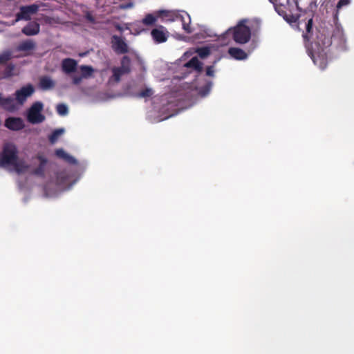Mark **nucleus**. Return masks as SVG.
Wrapping results in <instances>:
<instances>
[{"label":"nucleus","mask_w":354,"mask_h":354,"mask_svg":"<svg viewBox=\"0 0 354 354\" xmlns=\"http://www.w3.org/2000/svg\"><path fill=\"white\" fill-rule=\"evenodd\" d=\"M44 180V193L47 197L57 196L62 192L70 189L80 178V175L71 174L64 169H55L53 164L43 152L32 157L26 171Z\"/></svg>","instance_id":"obj_1"},{"label":"nucleus","mask_w":354,"mask_h":354,"mask_svg":"<svg viewBox=\"0 0 354 354\" xmlns=\"http://www.w3.org/2000/svg\"><path fill=\"white\" fill-rule=\"evenodd\" d=\"M34 86L28 84L16 90L14 96L4 97L0 93V107L9 112L17 111L26 102L27 99L35 93Z\"/></svg>","instance_id":"obj_2"},{"label":"nucleus","mask_w":354,"mask_h":354,"mask_svg":"<svg viewBox=\"0 0 354 354\" xmlns=\"http://www.w3.org/2000/svg\"><path fill=\"white\" fill-rule=\"evenodd\" d=\"M0 167L15 171L18 174H23L27 170L28 164L25 160L19 158L16 146L7 143L0 154Z\"/></svg>","instance_id":"obj_3"},{"label":"nucleus","mask_w":354,"mask_h":354,"mask_svg":"<svg viewBox=\"0 0 354 354\" xmlns=\"http://www.w3.org/2000/svg\"><path fill=\"white\" fill-rule=\"evenodd\" d=\"M305 29L302 37L307 50L310 49L308 43L311 40H313V42L318 47V49H326L332 44L331 37L325 29L317 30L315 37H313V17L308 19V21L305 23Z\"/></svg>","instance_id":"obj_4"},{"label":"nucleus","mask_w":354,"mask_h":354,"mask_svg":"<svg viewBox=\"0 0 354 354\" xmlns=\"http://www.w3.org/2000/svg\"><path fill=\"white\" fill-rule=\"evenodd\" d=\"M247 19H241L232 28H229L226 33H231L233 40L238 44H247L251 39V28L246 26Z\"/></svg>","instance_id":"obj_5"},{"label":"nucleus","mask_w":354,"mask_h":354,"mask_svg":"<svg viewBox=\"0 0 354 354\" xmlns=\"http://www.w3.org/2000/svg\"><path fill=\"white\" fill-rule=\"evenodd\" d=\"M55 154L58 158L62 159L69 164L77 165V169L75 171H73L70 169H67L71 171V174H75L76 176L80 175V177L85 171L88 165L87 160H83L79 162L75 157L70 155L63 149H57L55 151ZM64 169H66L65 168Z\"/></svg>","instance_id":"obj_6"},{"label":"nucleus","mask_w":354,"mask_h":354,"mask_svg":"<svg viewBox=\"0 0 354 354\" xmlns=\"http://www.w3.org/2000/svg\"><path fill=\"white\" fill-rule=\"evenodd\" d=\"M135 96L138 98L143 99L145 102H149L151 105L154 104V91L151 87L144 86ZM154 115V107L152 106L151 109L147 111L146 118L149 122L153 123Z\"/></svg>","instance_id":"obj_7"},{"label":"nucleus","mask_w":354,"mask_h":354,"mask_svg":"<svg viewBox=\"0 0 354 354\" xmlns=\"http://www.w3.org/2000/svg\"><path fill=\"white\" fill-rule=\"evenodd\" d=\"M44 104L41 102H35L26 111V116L27 120L32 124H39L45 120V116L42 114Z\"/></svg>","instance_id":"obj_8"},{"label":"nucleus","mask_w":354,"mask_h":354,"mask_svg":"<svg viewBox=\"0 0 354 354\" xmlns=\"http://www.w3.org/2000/svg\"><path fill=\"white\" fill-rule=\"evenodd\" d=\"M155 23V16L153 14H148L141 21L134 24H129L127 26V29L130 31L132 35H138L147 30L143 26H150Z\"/></svg>","instance_id":"obj_9"},{"label":"nucleus","mask_w":354,"mask_h":354,"mask_svg":"<svg viewBox=\"0 0 354 354\" xmlns=\"http://www.w3.org/2000/svg\"><path fill=\"white\" fill-rule=\"evenodd\" d=\"M39 6L37 4H31L29 6H23L19 8V12L16 15V19L12 22V25L15 22L20 20L29 21L31 19V16L38 12Z\"/></svg>","instance_id":"obj_10"},{"label":"nucleus","mask_w":354,"mask_h":354,"mask_svg":"<svg viewBox=\"0 0 354 354\" xmlns=\"http://www.w3.org/2000/svg\"><path fill=\"white\" fill-rule=\"evenodd\" d=\"M307 52L315 65L322 70L326 68L328 59L327 53L325 51V49H318L317 52H313V50L308 49Z\"/></svg>","instance_id":"obj_11"},{"label":"nucleus","mask_w":354,"mask_h":354,"mask_svg":"<svg viewBox=\"0 0 354 354\" xmlns=\"http://www.w3.org/2000/svg\"><path fill=\"white\" fill-rule=\"evenodd\" d=\"M130 60L127 57H124L122 59V66L118 68H113L112 70L113 75L110 77V82H118L121 77L129 72Z\"/></svg>","instance_id":"obj_12"},{"label":"nucleus","mask_w":354,"mask_h":354,"mask_svg":"<svg viewBox=\"0 0 354 354\" xmlns=\"http://www.w3.org/2000/svg\"><path fill=\"white\" fill-rule=\"evenodd\" d=\"M93 68L89 66L82 65L79 67L77 74L71 75L73 84H80L83 79L88 78L92 75Z\"/></svg>","instance_id":"obj_13"},{"label":"nucleus","mask_w":354,"mask_h":354,"mask_svg":"<svg viewBox=\"0 0 354 354\" xmlns=\"http://www.w3.org/2000/svg\"><path fill=\"white\" fill-rule=\"evenodd\" d=\"M62 70L66 75L71 78V75L77 74L79 67L77 62L71 58H66L62 61Z\"/></svg>","instance_id":"obj_14"},{"label":"nucleus","mask_w":354,"mask_h":354,"mask_svg":"<svg viewBox=\"0 0 354 354\" xmlns=\"http://www.w3.org/2000/svg\"><path fill=\"white\" fill-rule=\"evenodd\" d=\"M5 126L12 131H19L22 129L25 124L21 118L9 117L5 121Z\"/></svg>","instance_id":"obj_15"},{"label":"nucleus","mask_w":354,"mask_h":354,"mask_svg":"<svg viewBox=\"0 0 354 354\" xmlns=\"http://www.w3.org/2000/svg\"><path fill=\"white\" fill-rule=\"evenodd\" d=\"M158 18L162 21H174L179 18V15L172 10H160L156 11V19Z\"/></svg>","instance_id":"obj_16"},{"label":"nucleus","mask_w":354,"mask_h":354,"mask_svg":"<svg viewBox=\"0 0 354 354\" xmlns=\"http://www.w3.org/2000/svg\"><path fill=\"white\" fill-rule=\"evenodd\" d=\"M112 46L114 50L118 53H125L128 50L127 44L124 39L119 36L114 35L112 37Z\"/></svg>","instance_id":"obj_17"},{"label":"nucleus","mask_w":354,"mask_h":354,"mask_svg":"<svg viewBox=\"0 0 354 354\" xmlns=\"http://www.w3.org/2000/svg\"><path fill=\"white\" fill-rule=\"evenodd\" d=\"M55 86V82L48 75L41 76L39 78V86L43 91H49Z\"/></svg>","instance_id":"obj_18"},{"label":"nucleus","mask_w":354,"mask_h":354,"mask_svg":"<svg viewBox=\"0 0 354 354\" xmlns=\"http://www.w3.org/2000/svg\"><path fill=\"white\" fill-rule=\"evenodd\" d=\"M40 26L37 22L28 23L22 28L21 32L27 36L36 35L39 32Z\"/></svg>","instance_id":"obj_19"},{"label":"nucleus","mask_w":354,"mask_h":354,"mask_svg":"<svg viewBox=\"0 0 354 354\" xmlns=\"http://www.w3.org/2000/svg\"><path fill=\"white\" fill-rule=\"evenodd\" d=\"M228 54L236 60H243L248 57L247 53L242 49L236 47H230Z\"/></svg>","instance_id":"obj_20"},{"label":"nucleus","mask_w":354,"mask_h":354,"mask_svg":"<svg viewBox=\"0 0 354 354\" xmlns=\"http://www.w3.org/2000/svg\"><path fill=\"white\" fill-rule=\"evenodd\" d=\"M169 36L168 30L162 26H156V43L165 42Z\"/></svg>","instance_id":"obj_21"},{"label":"nucleus","mask_w":354,"mask_h":354,"mask_svg":"<svg viewBox=\"0 0 354 354\" xmlns=\"http://www.w3.org/2000/svg\"><path fill=\"white\" fill-rule=\"evenodd\" d=\"M185 66L187 68H194L198 73H201L203 71V64L196 57H192L185 64Z\"/></svg>","instance_id":"obj_22"},{"label":"nucleus","mask_w":354,"mask_h":354,"mask_svg":"<svg viewBox=\"0 0 354 354\" xmlns=\"http://www.w3.org/2000/svg\"><path fill=\"white\" fill-rule=\"evenodd\" d=\"M35 47V43L32 40L28 39L21 42L17 49L19 51H29L34 49Z\"/></svg>","instance_id":"obj_23"},{"label":"nucleus","mask_w":354,"mask_h":354,"mask_svg":"<svg viewBox=\"0 0 354 354\" xmlns=\"http://www.w3.org/2000/svg\"><path fill=\"white\" fill-rule=\"evenodd\" d=\"M65 133L64 128H59L54 130L48 136V140L51 144H55L59 138Z\"/></svg>","instance_id":"obj_24"},{"label":"nucleus","mask_w":354,"mask_h":354,"mask_svg":"<svg viewBox=\"0 0 354 354\" xmlns=\"http://www.w3.org/2000/svg\"><path fill=\"white\" fill-rule=\"evenodd\" d=\"M180 19L183 24V30L188 34H190L192 32V28L190 26V21L191 19L189 15L187 14V21L184 19V17L182 15H179V18Z\"/></svg>","instance_id":"obj_25"},{"label":"nucleus","mask_w":354,"mask_h":354,"mask_svg":"<svg viewBox=\"0 0 354 354\" xmlns=\"http://www.w3.org/2000/svg\"><path fill=\"white\" fill-rule=\"evenodd\" d=\"M57 112L61 116H65L68 113V106L65 104H59L57 106Z\"/></svg>","instance_id":"obj_26"},{"label":"nucleus","mask_w":354,"mask_h":354,"mask_svg":"<svg viewBox=\"0 0 354 354\" xmlns=\"http://www.w3.org/2000/svg\"><path fill=\"white\" fill-rule=\"evenodd\" d=\"M197 53L198 56L204 59L207 57L210 54V50L208 47H201L197 49Z\"/></svg>","instance_id":"obj_27"},{"label":"nucleus","mask_w":354,"mask_h":354,"mask_svg":"<svg viewBox=\"0 0 354 354\" xmlns=\"http://www.w3.org/2000/svg\"><path fill=\"white\" fill-rule=\"evenodd\" d=\"M11 53L9 51L3 52L0 55V63H5L10 59Z\"/></svg>","instance_id":"obj_28"},{"label":"nucleus","mask_w":354,"mask_h":354,"mask_svg":"<svg viewBox=\"0 0 354 354\" xmlns=\"http://www.w3.org/2000/svg\"><path fill=\"white\" fill-rule=\"evenodd\" d=\"M350 0H339L337 4V12L344 6L349 4Z\"/></svg>","instance_id":"obj_29"},{"label":"nucleus","mask_w":354,"mask_h":354,"mask_svg":"<svg viewBox=\"0 0 354 354\" xmlns=\"http://www.w3.org/2000/svg\"><path fill=\"white\" fill-rule=\"evenodd\" d=\"M299 16H298V15L295 16V15H291L289 17H287L286 20L289 23H296L299 20Z\"/></svg>","instance_id":"obj_30"},{"label":"nucleus","mask_w":354,"mask_h":354,"mask_svg":"<svg viewBox=\"0 0 354 354\" xmlns=\"http://www.w3.org/2000/svg\"><path fill=\"white\" fill-rule=\"evenodd\" d=\"M214 74V70L213 66H207L206 68V75L213 77Z\"/></svg>","instance_id":"obj_31"},{"label":"nucleus","mask_w":354,"mask_h":354,"mask_svg":"<svg viewBox=\"0 0 354 354\" xmlns=\"http://www.w3.org/2000/svg\"><path fill=\"white\" fill-rule=\"evenodd\" d=\"M121 8L122 9H129V8H131L133 7V3H131V2H129V3H123L121 5Z\"/></svg>","instance_id":"obj_32"},{"label":"nucleus","mask_w":354,"mask_h":354,"mask_svg":"<svg viewBox=\"0 0 354 354\" xmlns=\"http://www.w3.org/2000/svg\"><path fill=\"white\" fill-rule=\"evenodd\" d=\"M273 4H282L283 1L288 2V0H269Z\"/></svg>","instance_id":"obj_33"},{"label":"nucleus","mask_w":354,"mask_h":354,"mask_svg":"<svg viewBox=\"0 0 354 354\" xmlns=\"http://www.w3.org/2000/svg\"><path fill=\"white\" fill-rule=\"evenodd\" d=\"M13 66H9L8 67V70L9 71L6 72V73L5 74V77H9V76H11L12 75H14V73H11V70L13 69Z\"/></svg>","instance_id":"obj_34"},{"label":"nucleus","mask_w":354,"mask_h":354,"mask_svg":"<svg viewBox=\"0 0 354 354\" xmlns=\"http://www.w3.org/2000/svg\"><path fill=\"white\" fill-rule=\"evenodd\" d=\"M86 19H87V20H88L89 21H91V22H93L94 21L93 17L90 14L86 15Z\"/></svg>","instance_id":"obj_35"},{"label":"nucleus","mask_w":354,"mask_h":354,"mask_svg":"<svg viewBox=\"0 0 354 354\" xmlns=\"http://www.w3.org/2000/svg\"><path fill=\"white\" fill-rule=\"evenodd\" d=\"M151 35L153 40H155V28L151 30Z\"/></svg>","instance_id":"obj_36"},{"label":"nucleus","mask_w":354,"mask_h":354,"mask_svg":"<svg viewBox=\"0 0 354 354\" xmlns=\"http://www.w3.org/2000/svg\"><path fill=\"white\" fill-rule=\"evenodd\" d=\"M169 118V116H165V117H164V118H160V119L159 120V121H162V120H163L164 119H166V118Z\"/></svg>","instance_id":"obj_37"},{"label":"nucleus","mask_w":354,"mask_h":354,"mask_svg":"<svg viewBox=\"0 0 354 354\" xmlns=\"http://www.w3.org/2000/svg\"><path fill=\"white\" fill-rule=\"evenodd\" d=\"M296 6H297V8L299 10H301V9L300 8V7L299 6L298 3L296 2Z\"/></svg>","instance_id":"obj_38"}]
</instances>
